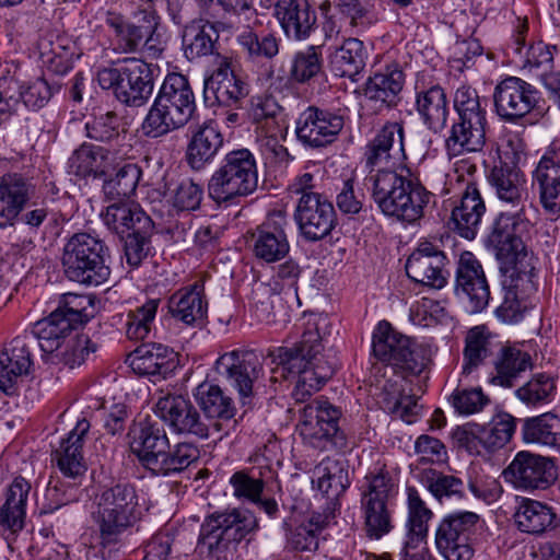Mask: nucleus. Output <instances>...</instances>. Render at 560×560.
Returning <instances> with one entry per match:
<instances>
[{
  "instance_id": "f257e3e1",
  "label": "nucleus",
  "mask_w": 560,
  "mask_h": 560,
  "mask_svg": "<svg viewBox=\"0 0 560 560\" xmlns=\"http://www.w3.org/2000/svg\"><path fill=\"white\" fill-rule=\"evenodd\" d=\"M327 327V316L311 315L301 340L294 347H279L270 352L275 363L298 375L292 396L299 402L305 401L319 390L335 373V363L322 354V342Z\"/></svg>"
},
{
  "instance_id": "f03ea898",
  "label": "nucleus",
  "mask_w": 560,
  "mask_h": 560,
  "mask_svg": "<svg viewBox=\"0 0 560 560\" xmlns=\"http://www.w3.org/2000/svg\"><path fill=\"white\" fill-rule=\"evenodd\" d=\"M372 199L386 217L415 223L424 215L432 194L409 168L400 172L380 168L366 176Z\"/></svg>"
},
{
  "instance_id": "7ed1b4c3",
  "label": "nucleus",
  "mask_w": 560,
  "mask_h": 560,
  "mask_svg": "<svg viewBox=\"0 0 560 560\" xmlns=\"http://www.w3.org/2000/svg\"><path fill=\"white\" fill-rule=\"evenodd\" d=\"M141 516L138 494L131 485L117 483L104 489L97 498L94 520L100 530L102 560H115L122 546L121 535Z\"/></svg>"
},
{
  "instance_id": "20e7f679",
  "label": "nucleus",
  "mask_w": 560,
  "mask_h": 560,
  "mask_svg": "<svg viewBox=\"0 0 560 560\" xmlns=\"http://www.w3.org/2000/svg\"><path fill=\"white\" fill-rule=\"evenodd\" d=\"M195 110V95L188 79L180 73H170L145 115L141 130L152 139L166 136L184 127Z\"/></svg>"
},
{
  "instance_id": "39448f33",
  "label": "nucleus",
  "mask_w": 560,
  "mask_h": 560,
  "mask_svg": "<svg viewBox=\"0 0 560 560\" xmlns=\"http://www.w3.org/2000/svg\"><path fill=\"white\" fill-rule=\"evenodd\" d=\"M453 105L457 118L445 140L447 154L458 156L481 151L486 144L488 121L477 90L460 85L454 93Z\"/></svg>"
},
{
  "instance_id": "423d86ee",
  "label": "nucleus",
  "mask_w": 560,
  "mask_h": 560,
  "mask_svg": "<svg viewBox=\"0 0 560 560\" xmlns=\"http://www.w3.org/2000/svg\"><path fill=\"white\" fill-rule=\"evenodd\" d=\"M106 254L107 247L97 236L85 232L74 233L62 248L61 266L65 277L88 287L103 284L110 275Z\"/></svg>"
},
{
  "instance_id": "0eeeda50",
  "label": "nucleus",
  "mask_w": 560,
  "mask_h": 560,
  "mask_svg": "<svg viewBox=\"0 0 560 560\" xmlns=\"http://www.w3.org/2000/svg\"><path fill=\"white\" fill-rule=\"evenodd\" d=\"M372 352L378 361L415 376L430 366L433 353L430 345L413 341L386 320L373 331Z\"/></svg>"
},
{
  "instance_id": "6e6552de",
  "label": "nucleus",
  "mask_w": 560,
  "mask_h": 560,
  "mask_svg": "<svg viewBox=\"0 0 560 560\" xmlns=\"http://www.w3.org/2000/svg\"><path fill=\"white\" fill-rule=\"evenodd\" d=\"M258 528V518L248 509L234 508L214 512L201 524L198 544L211 558L219 560Z\"/></svg>"
},
{
  "instance_id": "1a4fd4ad",
  "label": "nucleus",
  "mask_w": 560,
  "mask_h": 560,
  "mask_svg": "<svg viewBox=\"0 0 560 560\" xmlns=\"http://www.w3.org/2000/svg\"><path fill=\"white\" fill-rule=\"evenodd\" d=\"M258 186V172L254 154L247 149L229 152L211 175L208 192L217 203L234 202L252 195Z\"/></svg>"
},
{
  "instance_id": "9d476101",
  "label": "nucleus",
  "mask_w": 560,
  "mask_h": 560,
  "mask_svg": "<svg viewBox=\"0 0 560 560\" xmlns=\"http://www.w3.org/2000/svg\"><path fill=\"white\" fill-rule=\"evenodd\" d=\"M103 90H112L122 104L140 107L148 103L154 89L151 65L140 58H125L119 67H103L96 72Z\"/></svg>"
},
{
  "instance_id": "9b49d317",
  "label": "nucleus",
  "mask_w": 560,
  "mask_h": 560,
  "mask_svg": "<svg viewBox=\"0 0 560 560\" xmlns=\"http://www.w3.org/2000/svg\"><path fill=\"white\" fill-rule=\"evenodd\" d=\"M397 493L398 486L388 471L380 469L364 477L360 506L364 520L363 528L370 539L378 540L393 529L388 503Z\"/></svg>"
},
{
  "instance_id": "f8f14e48",
  "label": "nucleus",
  "mask_w": 560,
  "mask_h": 560,
  "mask_svg": "<svg viewBox=\"0 0 560 560\" xmlns=\"http://www.w3.org/2000/svg\"><path fill=\"white\" fill-rule=\"evenodd\" d=\"M487 180L500 202L501 222L512 221L515 228L526 225L533 203L523 171L500 160L489 170Z\"/></svg>"
},
{
  "instance_id": "ddd939ff",
  "label": "nucleus",
  "mask_w": 560,
  "mask_h": 560,
  "mask_svg": "<svg viewBox=\"0 0 560 560\" xmlns=\"http://www.w3.org/2000/svg\"><path fill=\"white\" fill-rule=\"evenodd\" d=\"M298 430L303 441L318 450L341 447L345 436L339 430L340 410L319 397L300 409Z\"/></svg>"
},
{
  "instance_id": "4468645a",
  "label": "nucleus",
  "mask_w": 560,
  "mask_h": 560,
  "mask_svg": "<svg viewBox=\"0 0 560 560\" xmlns=\"http://www.w3.org/2000/svg\"><path fill=\"white\" fill-rule=\"evenodd\" d=\"M482 525L479 514L457 511L445 515L435 530V547L445 560H470L474 549L469 537Z\"/></svg>"
},
{
  "instance_id": "2eb2a0df",
  "label": "nucleus",
  "mask_w": 560,
  "mask_h": 560,
  "mask_svg": "<svg viewBox=\"0 0 560 560\" xmlns=\"http://www.w3.org/2000/svg\"><path fill=\"white\" fill-rule=\"evenodd\" d=\"M262 370L260 357L253 350L235 349L221 354L215 371L237 390L243 405H249L254 396V383Z\"/></svg>"
},
{
  "instance_id": "dca6fc26",
  "label": "nucleus",
  "mask_w": 560,
  "mask_h": 560,
  "mask_svg": "<svg viewBox=\"0 0 560 560\" xmlns=\"http://www.w3.org/2000/svg\"><path fill=\"white\" fill-rule=\"evenodd\" d=\"M156 416L180 434H191L207 439L211 431L221 432L218 421H205L195 406L182 395L167 394L155 404Z\"/></svg>"
},
{
  "instance_id": "f3484780",
  "label": "nucleus",
  "mask_w": 560,
  "mask_h": 560,
  "mask_svg": "<svg viewBox=\"0 0 560 560\" xmlns=\"http://www.w3.org/2000/svg\"><path fill=\"white\" fill-rule=\"evenodd\" d=\"M502 476L514 489L533 492L549 488L557 480V468L548 457L521 451Z\"/></svg>"
},
{
  "instance_id": "a211bd4d",
  "label": "nucleus",
  "mask_w": 560,
  "mask_h": 560,
  "mask_svg": "<svg viewBox=\"0 0 560 560\" xmlns=\"http://www.w3.org/2000/svg\"><path fill=\"white\" fill-rule=\"evenodd\" d=\"M493 103L502 120L515 122L536 107L538 91L521 78L506 77L495 85Z\"/></svg>"
},
{
  "instance_id": "6ab92c4d",
  "label": "nucleus",
  "mask_w": 560,
  "mask_h": 560,
  "mask_svg": "<svg viewBox=\"0 0 560 560\" xmlns=\"http://www.w3.org/2000/svg\"><path fill=\"white\" fill-rule=\"evenodd\" d=\"M294 220L300 234L308 242L328 236L337 224L332 203L323 195H308L296 202Z\"/></svg>"
},
{
  "instance_id": "aec40b11",
  "label": "nucleus",
  "mask_w": 560,
  "mask_h": 560,
  "mask_svg": "<svg viewBox=\"0 0 560 560\" xmlns=\"http://www.w3.org/2000/svg\"><path fill=\"white\" fill-rule=\"evenodd\" d=\"M455 293L467 301L469 313L483 311L490 300V289L482 265L470 252L459 256L456 269Z\"/></svg>"
},
{
  "instance_id": "412c9836",
  "label": "nucleus",
  "mask_w": 560,
  "mask_h": 560,
  "mask_svg": "<svg viewBox=\"0 0 560 560\" xmlns=\"http://www.w3.org/2000/svg\"><path fill=\"white\" fill-rule=\"evenodd\" d=\"M446 260L444 252L436 244L422 241L407 259V276L417 283L442 289L446 284Z\"/></svg>"
},
{
  "instance_id": "4be33fe9",
  "label": "nucleus",
  "mask_w": 560,
  "mask_h": 560,
  "mask_svg": "<svg viewBox=\"0 0 560 560\" xmlns=\"http://www.w3.org/2000/svg\"><path fill=\"white\" fill-rule=\"evenodd\" d=\"M342 127V116L310 106L299 116L295 133L303 144L322 148L334 142Z\"/></svg>"
},
{
  "instance_id": "5701e85b",
  "label": "nucleus",
  "mask_w": 560,
  "mask_h": 560,
  "mask_svg": "<svg viewBox=\"0 0 560 560\" xmlns=\"http://www.w3.org/2000/svg\"><path fill=\"white\" fill-rule=\"evenodd\" d=\"M487 211L486 202L475 182H468L451 211L448 225L466 240L478 234L482 218Z\"/></svg>"
},
{
  "instance_id": "b1692460",
  "label": "nucleus",
  "mask_w": 560,
  "mask_h": 560,
  "mask_svg": "<svg viewBox=\"0 0 560 560\" xmlns=\"http://www.w3.org/2000/svg\"><path fill=\"white\" fill-rule=\"evenodd\" d=\"M35 195L32 178L20 173L0 176V228L12 226Z\"/></svg>"
},
{
  "instance_id": "393cba45",
  "label": "nucleus",
  "mask_w": 560,
  "mask_h": 560,
  "mask_svg": "<svg viewBox=\"0 0 560 560\" xmlns=\"http://www.w3.org/2000/svg\"><path fill=\"white\" fill-rule=\"evenodd\" d=\"M273 16L290 39L305 40L316 28L317 15L311 0H277Z\"/></svg>"
},
{
  "instance_id": "a878e982",
  "label": "nucleus",
  "mask_w": 560,
  "mask_h": 560,
  "mask_svg": "<svg viewBox=\"0 0 560 560\" xmlns=\"http://www.w3.org/2000/svg\"><path fill=\"white\" fill-rule=\"evenodd\" d=\"M287 221L280 212L269 217L252 233L253 253L265 262H275L284 258L290 244L284 231Z\"/></svg>"
},
{
  "instance_id": "bb28decb",
  "label": "nucleus",
  "mask_w": 560,
  "mask_h": 560,
  "mask_svg": "<svg viewBox=\"0 0 560 560\" xmlns=\"http://www.w3.org/2000/svg\"><path fill=\"white\" fill-rule=\"evenodd\" d=\"M26 339V336L15 337L0 353V390L7 395L15 394L30 372L32 359Z\"/></svg>"
},
{
  "instance_id": "cd10ccee",
  "label": "nucleus",
  "mask_w": 560,
  "mask_h": 560,
  "mask_svg": "<svg viewBox=\"0 0 560 560\" xmlns=\"http://www.w3.org/2000/svg\"><path fill=\"white\" fill-rule=\"evenodd\" d=\"M205 98L223 106L236 104L248 94L246 83L231 69L228 57H220L218 68L205 80Z\"/></svg>"
},
{
  "instance_id": "c85d7f7f",
  "label": "nucleus",
  "mask_w": 560,
  "mask_h": 560,
  "mask_svg": "<svg viewBox=\"0 0 560 560\" xmlns=\"http://www.w3.org/2000/svg\"><path fill=\"white\" fill-rule=\"evenodd\" d=\"M540 203L550 215L560 214V148L551 149L539 161L533 176Z\"/></svg>"
},
{
  "instance_id": "c756f323",
  "label": "nucleus",
  "mask_w": 560,
  "mask_h": 560,
  "mask_svg": "<svg viewBox=\"0 0 560 560\" xmlns=\"http://www.w3.org/2000/svg\"><path fill=\"white\" fill-rule=\"evenodd\" d=\"M404 140L405 130L402 122H386L365 147V166L371 168V171L376 166H387L395 153L405 158Z\"/></svg>"
},
{
  "instance_id": "7c9ffc66",
  "label": "nucleus",
  "mask_w": 560,
  "mask_h": 560,
  "mask_svg": "<svg viewBox=\"0 0 560 560\" xmlns=\"http://www.w3.org/2000/svg\"><path fill=\"white\" fill-rule=\"evenodd\" d=\"M90 427L85 418L78 420L75 427L54 452V459L65 477L77 479L86 471L83 444Z\"/></svg>"
},
{
  "instance_id": "2f4dec72",
  "label": "nucleus",
  "mask_w": 560,
  "mask_h": 560,
  "mask_svg": "<svg viewBox=\"0 0 560 560\" xmlns=\"http://www.w3.org/2000/svg\"><path fill=\"white\" fill-rule=\"evenodd\" d=\"M104 224L124 236L129 233H152L154 223L139 205L129 201L114 202L101 213Z\"/></svg>"
},
{
  "instance_id": "473e14b6",
  "label": "nucleus",
  "mask_w": 560,
  "mask_h": 560,
  "mask_svg": "<svg viewBox=\"0 0 560 560\" xmlns=\"http://www.w3.org/2000/svg\"><path fill=\"white\" fill-rule=\"evenodd\" d=\"M405 84V74L396 62L385 65L369 78L364 94L380 105V107H394L400 100V93Z\"/></svg>"
},
{
  "instance_id": "72a5a7b5",
  "label": "nucleus",
  "mask_w": 560,
  "mask_h": 560,
  "mask_svg": "<svg viewBox=\"0 0 560 560\" xmlns=\"http://www.w3.org/2000/svg\"><path fill=\"white\" fill-rule=\"evenodd\" d=\"M127 362L138 375L165 378L175 369V354L161 343H148L129 353Z\"/></svg>"
},
{
  "instance_id": "f704fd0d",
  "label": "nucleus",
  "mask_w": 560,
  "mask_h": 560,
  "mask_svg": "<svg viewBox=\"0 0 560 560\" xmlns=\"http://www.w3.org/2000/svg\"><path fill=\"white\" fill-rule=\"evenodd\" d=\"M223 145V136L213 120L205 121L191 133L186 160L191 168L199 171L211 163Z\"/></svg>"
},
{
  "instance_id": "c9c22d12",
  "label": "nucleus",
  "mask_w": 560,
  "mask_h": 560,
  "mask_svg": "<svg viewBox=\"0 0 560 560\" xmlns=\"http://www.w3.org/2000/svg\"><path fill=\"white\" fill-rule=\"evenodd\" d=\"M532 368V357L528 352L516 347H502L493 360V372L490 373L489 383L511 388L521 375Z\"/></svg>"
},
{
  "instance_id": "e433bc0d",
  "label": "nucleus",
  "mask_w": 560,
  "mask_h": 560,
  "mask_svg": "<svg viewBox=\"0 0 560 560\" xmlns=\"http://www.w3.org/2000/svg\"><path fill=\"white\" fill-rule=\"evenodd\" d=\"M416 109L429 130L439 133L445 129L450 108L446 93L441 85L435 84L418 91Z\"/></svg>"
},
{
  "instance_id": "4c0bfd02",
  "label": "nucleus",
  "mask_w": 560,
  "mask_h": 560,
  "mask_svg": "<svg viewBox=\"0 0 560 560\" xmlns=\"http://www.w3.org/2000/svg\"><path fill=\"white\" fill-rule=\"evenodd\" d=\"M30 491L31 483L23 477H16L7 489L0 508V525L12 534L24 527Z\"/></svg>"
},
{
  "instance_id": "58836bf2",
  "label": "nucleus",
  "mask_w": 560,
  "mask_h": 560,
  "mask_svg": "<svg viewBox=\"0 0 560 560\" xmlns=\"http://www.w3.org/2000/svg\"><path fill=\"white\" fill-rule=\"evenodd\" d=\"M108 26L114 31L113 50L117 54H143L150 58H158L162 52L149 46V40L136 31L126 19L112 15L107 19Z\"/></svg>"
},
{
  "instance_id": "ea45409f",
  "label": "nucleus",
  "mask_w": 560,
  "mask_h": 560,
  "mask_svg": "<svg viewBox=\"0 0 560 560\" xmlns=\"http://www.w3.org/2000/svg\"><path fill=\"white\" fill-rule=\"evenodd\" d=\"M517 528L530 535H540L555 526L556 513L547 503L523 498L514 513Z\"/></svg>"
},
{
  "instance_id": "a19ab883",
  "label": "nucleus",
  "mask_w": 560,
  "mask_h": 560,
  "mask_svg": "<svg viewBox=\"0 0 560 560\" xmlns=\"http://www.w3.org/2000/svg\"><path fill=\"white\" fill-rule=\"evenodd\" d=\"M313 485L327 497L330 504L336 505L350 486L348 470L342 462L326 458L314 468Z\"/></svg>"
},
{
  "instance_id": "79ce46f5",
  "label": "nucleus",
  "mask_w": 560,
  "mask_h": 560,
  "mask_svg": "<svg viewBox=\"0 0 560 560\" xmlns=\"http://www.w3.org/2000/svg\"><path fill=\"white\" fill-rule=\"evenodd\" d=\"M528 225V219L526 225L515 228L512 221L501 222V217H499L497 228L490 236V242L500 261L505 265H515L521 256H525V244L521 233L527 230Z\"/></svg>"
},
{
  "instance_id": "37998d69",
  "label": "nucleus",
  "mask_w": 560,
  "mask_h": 560,
  "mask_svg": "<svg viewBox=\"0 0 560 560\" xmlns=\"http://www.w3.org/2000/svg\"><path fill=\"white\" fill-rule=\"evenodd\" d=\"M172 316L186 325L202 323L207 314V302L202 296V287L194 284L174 293L168 302Z\"/></svg>"
},
{
  "instance_id": "c03bdc74",
  "label": "nucleus",
  "mask_w": 560,
  "mask_h": 560,
  "mask_svg": "<svg viewBox=\"0 0 560 560\" xmlns=\"http://www.w3.org/2000/svg\"><path fill=\"white\" fill-rule=\"evenodd\" d=\"M73 329L75 328L65 319V315L52 311L33 325L31 334L37 339L40 349L50 357L69 339Z\"/></svg>"
},
{
  "instance_id": "a18cd8bd",
  "label": "nucleus",
  "mask_w": 560,
  "mask_h": 560,
  "mask_svg": "<svg viewBox=\"0 0 560 560\" xmlns=\"http://www.w3.org/2000/svg\"><path fill=\"white\" fill-rule=\"evenodd\" d=\"M195 398L205 413V421H218L222 429L223 421L231 420L236 413L232 398L218 385L200 384L196 389Z\"/></svg>"
},
{
  "instance_id": "49530a36",
  "label": "nucleus",
  "mask_w": 560,
  "mask_h": 560,
  "mask_svg": "<svg viewBox=\"0 0 560 560\" xmlns=\"http://www.w3.org/2000/svg\"><path fill=\"white\" fill-rule=\"evenodd\" d=\"M407 517L404 540H427L429 523L434 517L433 511L422 499L419 490L412 486L406 488Z\"/></svg>"
},
{
  "instance_id": "de8ad7c7",
  "label": "nucleus",
  "mask_w": 560,
  "mask_h": 560,
  "mask_svg": "<svg viewBox=\"0 0 560 560\" xmlns=\"http://www.w3.org/2000/svg\"><path fill=\"white\" fill-rule=\"evenodd\" d=\"M418 481L441 504L452 500H460L465 495L464 481L434 468L420 469L416 475Z\"/></svg>"
},
{
  "instance_id": "09e8293b",
  "label": "nucleus",
  "mask_w": 560,
  "mask_h": 560,
  "mask_svg": "<svg viewBox=\"0 0 560 560\" xmlns=\"http://www.w3.org/2000/svg\"><path fill=\"white\" fill-rule=\"evenodd\" d=\"M198 447L191 443H179L173 451H163L151 457L145 466L155 476H171L182 472L199 458Z\"/></svg>"
},
{
  "instance_id": "8fccbe9b",
  "label": "nucleus",
  "mask_w": 560,
  "mask_h": 560,
  "mask_svg": "<svg viewBox=\"0 0 560 560\" xmlns=\"http://www.w3.org/2000/svg\"><path fill=\"white\" fill-rule=\"evenodd\" d=\"M130 448L145 467L151 457L170 448L165 430L158 423H141L131 434Z\"/></svg>"
},
{
  "instance_id": "3c124183",
  "label": "nucleus",
  "mask_w": 560,
  "mask_h": 560,
  "mask_svg": "<svg viewBox=\"0 0 560 560\" xmlns=\"http://www.w3.org/2000/svg\"><path fill=\"white\" fill-rule=\"evenodd\" d=\"M271 477L272 470L268 464L235 471L230 478L233 495L237 500L258 502Z\"/></svg>"
},
{
  "instance_id": "603ef678",
  "label": "nucleus",
  "mask_w": 560,
  "mask_h": 560,
  "mask_svg": "<svg viewBox=\"0 0 560 560\" xmlns=\"http://www.w3.org/2000/svg\"><path fill=\"white\" fill-rule=\"evenodd\" d=\"M368 52L362 40L347 38L330 55L331 70L339 77L353 79L365 67Z\"/></svg>"
},
{
  "instance_id": "864d4df0",
  "label": "nucleus",
  "mask_w": 560,
  "mask_h": 560,
  "mask_svg": "<svg viewBox=\"0 0 560 560\" xmlns=\"http://www.w3.org/2000/svg\"><path fill=\"white\" fill-rule=\"evenodd\" d=\"M522 436L526 443L560 445V417L553 412H545L524 419Z\"/></svg>"
},
{
  "instance_id": "5fc2aeb1",
  "label": "nucleus",
  "mask_w": 560,
  "mask_h": 560,
  "mask_svg": "<svg viewBox=\"0 0 560 560\" xmlns=\"http://www.w3.org/2000/svg\"><path fill=\"white\" fill-rule=\"evenodd\" d=\"M112 164L108 150L91 144H82L69 159L72 173L82 177L105 174Z\"/></svg>"
},
{
  "instance_id": "6e6d98bb",
  "label": "nucleus",
  "mask_w": 560,
  "mask_h": 560,
  "mask_svg": "<svg viewBox=\"0 0 560 560\" xmlns=\"http://www.w3.org/2000/svg\"><path fill=\"white\" fill-rule=\"evenodd\" d=\"M517 419L506 411L495 413L488 427H477L478 441L490 451L505 446L516 430Z\"/></svg>"
},
{
  "instance_id": "4d7b16f0",
  "label": "nucleus",
  "mask_w": 560,
  "mask_h": 560,
  "mask_svg": "<svg viewBox=\"0 0 560 560\" xmlns=\"http://www.w3.org/2000/svg\"><path fill=\"white\" fill-rule=\"evenodd\" d=\"M218 38V31L209 22L188 26L183 35L185 56L189 60H194L211 54Z\"/></svg>"
},
{
  "instance_id": "13d9d810",
  "label": "nucleus",
  "mask_w": 560,
  "mask_h": 560,
  "mask_svg": "<svg viewBox=\"0 0 560 560\" xmlns=\"http://www.w3.org/2000/svg\"><path fill=\"white\" fill-rule=\"evenodd\" d=\"M493 354L492 341L482 326L471 328L465 339L463 373L470 374Z\"/></svg>"
},
{
  "instance_id": "bf43d9fd",
  "label": "nucleus",
  "mask_w": 560,
  "mask_h": 560,
  "mask_svg": "<svg viewBox=\"0 0 560 560\" xmlns=\"http://www.w3.org/2000/svg\"><path fill=\"white\" fill-rule=\"evenodd\" d=\"M97 345L88 335L81 334L69 338L49 357L52 363H62L70 369L80 366L95 353Z\"/></svg>"
},
{
  "instance_id": "052dcab7",
  "label": "nucleus",
  "mask_w": 560,
  "mask_h": 560,
  "mask_svg": "<svg viewBox=\"0 0 560 560\" xmlns=\"http://www.w3.org/2000/svg\"><path fill=\"white\" fill-rule=\"evenodd\" d=\"M322 69L320 46L312 45L294 55L289 78L294 83H310L322 73Z\"/></svg>"
},
{
  "instance_id": "680f3d73",
  "label": "nucleus",
  "mask_w": 560,
  "mask_h": 560,
  "mask_svg": "<svg viewBox=\"0 0 560 560\" xmlns=\"http://www.w3.org/2000/svg\"><path fill=\"white\" fill-rule=\"evenodd\" d=\"M556 381L546 373L535 374L515 390V396L527 407H539L552 400L556 394Z\"/></svg>"
},
{
  "instance_id": "e2e57ef3",
  "label": "nucleus",
  "mask_w": 560,
  "mask_h": 560,
  "mask_svg": "<svg viewBox=\"0 0 560 560\" xmlns=\"http://www.w3.org/2000/svg\"><path fill=\"white\" fill-rule=\"evenodd\" d=\"M159 305V299H151L128 313L126 335L130 340L139 341L149 337L154 325Z\"/></svg>"
},
{
  "instance_id": "0e129e2a",
  "label": "nucleus",
  "mask_w": 560,
  "mask_h": 560,
  "mask_svg": "<svg viewBox=\"0 0 560 560\" xmlns=\"http://www.w3.org/2000/svg\"><path fill=\"white\" fill-rule=\"evenodd\" d=\"M282 107L276 97L269 94L256 95L250 98L248 117L259 128L272 131L279 125Z\"/></svg>"
},
{
  "instance_id": "69168bd1",
  "label": "nucleus",
  "mask_w": 560,
  "mask_h": 560,
  "mask_svg": "<svg viewBox=\"0 0 560 560\" xmlns=\"http://www.w3.org/2000/svg\"><path fill=\"white\" fill-rule=\"evenodd\" d=\"M142 171L136 163H125L113 178L104 183L105 195L110 199L129 197L135 192Z\"/></svg>"
},
{
  "instance_id": "338daca9",
  "label": "nucleus",
  "mask_w": 560,
  "mask_h": 560,
  "mask_svg": "<svg viewBox=\"0 0 560 560\" xmlns=\"http://www.w3.org/2000/svg\"><path fill=\"white\" fill-rule=\"evenodd\" d=\"M336 9L352 28H368L378 21L374 5L369 0H337Z\"/></svg>"
},
{
  "instance_id": "774afa93",
  "label": "nucleus",
  "mask_w": 560,
  "mask_h": 560,
  "mask_svg": "<svg viewBox=\"0 0 560 560\" xmlns=\"http://www.w3.org/2000/svg\"><path fill=\"white\" fill-rule=\"evenodd\" d=\"M38 52L42 66L52 73L63 74L71 67V54L61 39H40Z\"/></svg>"
}]
</instances>
